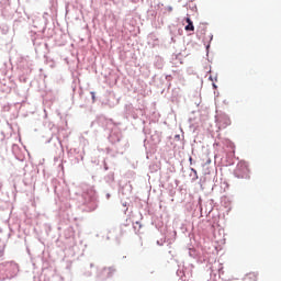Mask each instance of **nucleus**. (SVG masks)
<instances>
[{
    "label": "nucleus",
    "instance_id": "20e7f679",
    "mask_svg": "<svg viewBox=\"0 0 281 281\" xmlns=\"http://www.w3.org/2000/svg\"><path fill=\"white\" fill-rule=\"evenodd\" d=\"M248 280L258 281V273L257 272H250L247 274Z\"/></svg>",
    "mask_w": 281,
    "mask_h": 281
},
{
    "label": "nucleus",
    "instance_id": "f03ea898",
    "mask_svg": "<svg viewBox=\"0 0 281 281\" xmlns=\"http://www.w3.org/2000/svg\"><path fill=\"white\" fill-rule=\"evenodd\" d=\"M115 273V268L113 267H108L103 269V276H106V278H111Z\"/></svg>",
    "mask_w": 281,
    "mask_h": 281
},
{
    "label": "nucleus",
    "instance_id": "0eeeda50",
    "mask_svg": "<svg viewBox=\"0 0 281 281\" xmlns=\"http://www.w3.org/2000/svg\"><path fill=\"white\" fill-rule=\"evenodd\" d=\"M192 172H194L195 178L199 179V176L196 175V170L192 169Z\"/></svg>",
    "mask_w": 281,
    "mask_h": 281
},
{
    "label": "nucleus",
    "instance_id": "39448f33",
    "mask_svg": "<svg viewBox=\"0 0 281 281\" xmlns=\"http://www.w3.org/2000/svg\"><path fill=\"white\" fill-rule=\"evenodd\" d=\"M4 248L0 245V257L3 256Z\"/></svg>",
    "mask_w": 281,
    "mask_h": 281
},
{
    "label": "nucleus",
    "instance_id": "f257e3e1",
    "mask_svg": "<svg viewBox=\"0 0 281 281\" xmlns=\"http://www.w3.org/2000/svg\"><path fill=\"white\" fill-rule=\"evenodd\" d=\"M234 175L235 177H237V179H249V166L247 165V162H238Z\"/></svg>",
    "mask_w": 281,
    "mask_h": 281
},
{
    "label": "nucleus",
    "instance_id": "7ed1b4c3",
    "mask_svg": "<svg viewBox=\"0 0 281 281\" xmlns=\"http://www.w3.org/2000/svg\"><path fill=\"white\" fill-rule=\"evenodd\" d=\"M188 25L184 27L186 32H194V24L190 18L186 19Z\"/></svg>",
    "mask_w": 281,
    "mask_h": 281
},
{
    "label": "nucleus",
    "instance_id": "423d86ee",
    "mask_svg": "<svg viewBox=\"0 0 281 281\" xmlns=\"http://www.w3.org/2000/svg\"><path fill=\"white\" fill-rule=\"evenodd\" d=\"M198 32H202L203 34H205V29H202L201 26L198 29Z\"/></svg>",
    "mask_w": 281,
    "mask_h": 281
}]
</instances>
